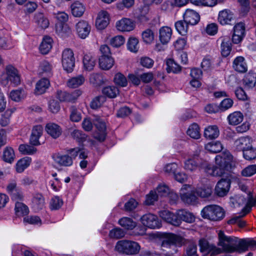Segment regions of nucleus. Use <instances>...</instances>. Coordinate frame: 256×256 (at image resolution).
Here are the masks:
<instances>
[{
    "label": "nucleus",
    "instance_id": "e2e57ef3",
    "mask_svg": "<svg viewBox=\"0 0 256 256\" xmlns=\"http://www.w3.org/2000/svg\"><path fill=\"white\" fill-rule=\"evenodd\" d=\"M156 194L158 197L166 196L170 192L169 188L165 184H160L156 188Z\"/></svg>",
    "mask_w": 256,
    "mask_h": 256
},
{
    "label": "nucleus",
    "instance_id": "dca6fc26",
    "mask_svg": "<svg viewBox=\"0 0 256 256\" xmlns=\"http://www.w3.org/2000/svg\"><path fill=\"white\" fill-rule=\"evenodd\" d=\"M230 186V181L228 178L221 179L215 188L216 193L220 196H224L228 192Z\"/></svg>",
    "mask_w": 256,
    "mask_h": 256
},
{
    "label": "nucleus",
    "instance_id": "8fccbe9b",
    "mask_svg": "<svg viewBox=\"0 0 256 256\" xmlns=\"http://www.w3.org/2000/svg\"><path fill=\"white\" fill-rule=\"evenodd\" d=\"M142 36L144 42L146 44H152L154 40V32L150 28H148L142 32Z\"/></svg>",
    "mask_w": 256,
    "mask_h": 256
},
{
    "label": "nucleus",
    "instance_id": "f03ea898",
    "mask_svg": "<svg viewBox=\"0 0 256 256\" xmlns=\"http://www.w3.org/2000/svg\"><path fill=\"white\" fill-rule=\"evenodd\" d=\"M233 156L228 151H224L215 157V164L213 166L208 165L206 167V172L213 176H222L230 171L232 168Z\"/></svg>",
    "mask_w": 256,
    "mask_h": 256
},
{
    "label": "nucleus",
    "instance_id": "052dcab7",
    "mask_svg": "<svg viewBox=\"0 0 256 256\" xmlns=\"http://www.w3.org/2000/svg\"><path fill=\"white\" fill-rule=\"evenodd\" d=\"M90 82L95 86H97L103 83L102 76L99 74L92 73L90 76Z\"/></svg>",
    "mask_w": 256,
    "mask_h": 256
},
{
    "label": "nucleus",
    "instance_id": "c03bdc74",
    "mask_svg": "<svg viewBox=\"0 0 256 256\" xmlns=\"http://www.w3.org/2000/svg\"><path fill=\"white\" fill-rule=\"evenodd\" d=\"M126 46L130 52H137L140 48L138 38L134 36L130 37L128 40Z\"/></svg>",
    "mask_w": 256,
    "mask_h": 256
},
{
    "label": "nucleus",
    "instance_id": "5fc2aeb1",
    "mask_svg": "<svg viewBox=\"0 0 256 256\" xmlns=\"http://www.w3.org/2000/svg\"><path fill=\"white\" fill-rule=\"evenodd\" d=\"M212 192V188L209 186H204L198 188L196 193L201 198H207L210 196Z\"/></svg>",
    "mask_w": 256,
    "mask_h": 256
},
{
    "label": "nucleus",
    "instance_id": "de8ad7c7",
    "mask_svg": "<svg viewBox=\"0 0 256 256\" xmlns=\"http://www.w3.org/2000/svg\"><path fill=\"white\" fill-rule=\"evenodd\" d=\"M189 24L186 22L180 20L175 23V28L177 32L181 35L184 36L187 34Z\"/></svg>",
    "mask_w": 256,
    "mask_h": 256
},
{
    "label": "nucleus",
    "instance_id": "bf43d9fd",
    "mask_svg": "<svg viewBox=\"0 0 256 256\" xmlns=\"http://www.w3.org/2000/svg\"><path fill=\"white\" fill-rule=\"evenodd\" d=\"M52 70V64L46 60L42 61L39 66V72L42 74H50Z\"/></svg>",
    "mask_w": 256,
    "mask_h": 256
},
{
    "label": "nucleus",
    "instance_id": "bb28decb",
    "mask_svg": "<svg viewBox=\"0 0 256 256\" xmlns=\"http://www.w3.org/2000/svg\"><path fill=\"white\" fill-rule=\"evenodd\" d=\"M114 64V60L111 56H101L99 58V66L101 69L108 70L110 69Z\"/></svg>",
    "mask_w": 256,
    "mask_h": 256
},
{
    "label": "nucleus",
    "instance_id": "1a4fd4ad",
    "mask_svg": "<svg viewBox=\"0 0 256 256\" xmlns=\"http://www.w3.org/2000/svg\"><path fill=\"white\" fill-rule=\"evenodd\" d=\"M237 200L240 204L246 205V206L242 210L244 212V214L242 216H244L248 213L251 210V208L256 202V199L250 192L248 193L245 192L244 194L239 196Z\"/></svg>",
    "mask_w": 256,
    "mask_h": 256
},
{
    "label": "nucleus",
    "instance_id": "c9c22d12",
    "mask_svg": "<svg viewBox=\"0 0 256 256\" xmlns=\"http://www.w3.org/2000/svg\"><path fill=\"white\" fill-rule=\"evenodd\" d=\"M205 149L212 153H218L223 149V146L220 141L208 142L204 146Z\"/></svg>",
    "mask_w": 256,
    "mask_h": 256
},
{
    "label": "nucleus",
    "instance_id": "a211bd4d",
    "mask_svg": "<svg viewBox=\"0 0 256 256\" xmlns=\"http://www.w3.org/2000/svg\"><path fill=\"white\" fill-rule=\"evenodd\" d=\"M184 20L190 25H195L200 20L199 14L195 10L191 9H187L183 14Z\"/></svg>",
    "mask_w": 256,
    "mask_h": 256
},
{
    "label": "nucleus",
    "instance_id": "c85d7f7f",
    "mask_svg": "<svg viewBox=\"0 0 256 256\" xmlns=\"http://www.w3.org/2000/svg\"><path fill=\"white\" fill-rule=\"evenodd\" d=\"M219 134L220 130L216 125L209 126L204 128V136L206 139H215Z\"/></svg>",
    "mask_w": 256,
    "mask_h": 256
},
{
    "label": "nucleus",
    "instance_id": "20e7f679",
    "mask_svg": "<svg viewBox=\"0 0 256 256\" xmlns=\"http://www.w3.org/2000/svg\"><path fill=\"white\" fill-rule=\"evenodd\" d=\"M200 150H196L189 158L186 160L184 164V168L187 171L194 172L198 168L204 169L207 165V161L202 160L200 156Z\"/></svg>",
    "mask_w": 256,
    "mask_h": 256
},
{
    "label": "nucleus",
    "instance_id": "4c0bfd02",
    "mask_svg": "<svg viewBox=\"0 0 256 256\" xmlns=\"http://www.w3.org/2000/svg\"><path fill=\"white\" fill-rule=\"evenodd\" d=\"M34 22L42 28H46L49 26V20L41 12L36 13L34 17Z\"/></svg>",
    "mask_w": 256,
    "mask_h": 256
},
{
    "label": "nucleus",
    "instance_id": "69168bd1",
    "mask_svg": "<svg viewBox=\"0 0 256 256\" xmlns=\"http://www.w3.org/2000/svg\"><path fill=\"white\" fill-rule=\"evenodd\" d=\"M244 158L248 160H252L256 158V150L254 148L251 146V148H248L243 152Z\"/></svg>",
    "mask_w": 256,
    "mask_h": 256
},
{
    "label": "nucleus",
    "instance_id": "a19ab883",
    "mask_svg": "<svg viewBox=\"0 0 256 256\" xmlns=\"http://www.w3.org/2000/svg\"><path fill=\"white\" fill-rule=\"evenodd\" d=\"M85 80V78L82 75H79L70 78L67 82V85L70 88H76L82 85Z\"/></svg>",
    "mask_w": 256,
    "mask_h": 256
},
{
    "label": "nucleus",
    "instance_id": "4d7b16f0",
    "mask_svg": "<svg viewBox=\"0 0 256 256\" xmlns=\"http://www.w3.org/2000/svg\"><path fill=\"white\" fill-rule=\"evenodd\" d=\"M135 0H122L116 3V7L120 10H123L125 8L130 9L134 4Z\"/></svg>",
    "mask_w": 256,
    "mask_h": 256
},
{
    "label": "nucleus",
    "instance_id": "9b49d317",
    "mask_svg": "<svg viewBox=\"0 0 256 256\" xmlns=\"http://www.w3.org/2000/svg\"><path fill=\"white\" fill-rule=\"evenodd\" d=\"M180 194L182 200L186 204H191L196 200V197L194 194L191 186L188 184H184L182 186Z\"/></svg>",
    "mask_w": 256,
    "mask_h": 256
},
{
    "label": "nucleus",
    "instance_id": "338daca9",
    "mask_svg": "<svg viewBox=\"0 0 256 256\" xmlns=\"http://www.w3.org/2000/svg\"><path fill=\"white\" fill-rule=\"evenodd\" d=\"M256 174V164L250 165L242 171V176L249 177Z\"/></svg>",
    "mask_w": 256,
    "mask_h": 256
},
{
    "label": "nucleus",
    "instance_id": "7ed1b4c3",
    "mask_svg": "<svg viewBox=\"0 0 256 256\" xmlns=\"http://www.w3.org/2000/svg\"><path fill=\"white\" fill-rule=\"evenodd\" d=\"M184 242V240L180 236L173 234H166L161 244V250L166 256H172L178 252V246H180Z\"/></svg>",
    "mask_w": 256,
    "mask_h": 256
},
{
    "label": "nucleus",
    "instance_id": "72a5a7b5",
    "mask_svg": "<svg viewBox=\"0 0 256 256\" xmlns=\"http://www.w3.org/2000/svg\"><path fill=\"white\" fill-rule=\"evenodd\" d=\"M150 11L149 5L144 4L138 8L136 12L137 18L140 21L146 22L148 20L147 15Z\"/></svg>",
    "mask_w": 256,
    "mask_h": 256
},
{
    "label": "nucleus",
    "instance_id": "4468645a",
    "mask_svg": "<svg viewBox=\"0 0 256 256\" xmlns=\"http://www.w3.org/2000/svg\"><path fill=\"white\" fill-rule=\"evenodd\" d=\"M76 32L79 38L85 39L89 35L91 26L88 22L80 20L76 24Z\"/></svg>",
    "mask_w": 256,
    "mask_h": 256
},
{
    "label": "nucleus",
    "instance_id": "ea45409f",
    "mask_svg": "<svg viewBox=\"0 0 256 256\" xmlns=\"http://www.w3.org/2000/svg\"><path fill=\"white\" fill-rule=\"evenodd\" d=\"M15 158L14 150L11 147H6L3 152L2 160L8 163L12 164Z\"/></svg>",
    "mask_w": 256,
    "mask_h": 256
},
{
    "label": "nucleus",
    "instance_id": "7c9ffc66",
    "mask_svg": "<svg viewBox=\"0 0 256 256\" xmlns=\"http://www.w3.org/2000/svg\"><path fill=\"white\" fill-rule=\"evenodd\" d=\"M32 158L26 156L18 160L16 165V170L18 173L23 172L30 164Z\"/></svg>",
    "mask_w": 256,
    "mask_h": 256
},
{
    "label": "nucleus",
    "instance_id": "3c124183",
    "mask_svg": "<svg viewBox=\"0 0 256 256\" xmlns=\"http://www.w3.org/2000/svg\"><path fill=\"white\" fill-rule=\"evenodd\" d=\"M15 212L18 216H21L28 214L29 210L28 207L24 204L16 202L15 204Z\"/></svg>",
    "mask_w": 256,
    "mask_h": 256
},
{
    "label": "nucleus",
    "instance_id": "aec40b11",
    "mask_svg": "<svg viewBox=\"0 0 256 256\" xmlns=\"http://www.w3.org/2000/svg\"><path fill=\"white\" fill-rule=\"evenodd\" d=\"M110 18L108 12L105 10H101L98 14L96 21V26L99 30L105 28L109 24Z\"/></svg>",
    "mask_w": 256,
    "mask_h": 256
},
{
    "label": "nucleus",
    "instance_id": "5701e85b",
    "mask_svg": "<svg viewBox=\"0 0 256 256\" xmlns=\"http://www.w3.org/2000/svg\"><path fill=\"white\" fill-rule=\"evenodd\" d=\"M53 159L56 163L60 166H70L72 164V158L68 154H56L53 155Z\"/></svg>",
    "mask_w": 256,
    "mask_h": 256
},
{
    "label": "nucleus",
    "instance_id": "f704fd0d",
    "mask_svg": "<svg viewBox=\"0 0 256 256\" xmlns=\"http://www.w3.org/2000/svg\"><path fill=\"white\" fill-rule=\"evenodd\" d=\"M244 119V116L240 112H234L228 115V120L230 125H238L240 124Z\"/></svg>",
    "mask_w": 256,
    "mask_h": 256
},
{
    "label": "nucleus",
    "instance_id": "864d4df0",
    "mask_svg": "<svg viewBox=\"0 0 256 256\" xmlns=\"http://www.w3.org/2000/svg\"><path fill=\"white\" fill-rule=\"evenodd\" d=\"M102 93L110 98H114L118 94L119 90L114 86H107L103 88Z\"/></svg>",
    "mask_w": 256,
    "mask_h": 256
},
{
    "label": "nucleus",
    "instance_id": "f8f14e48",
    "mask_svg": "<svg viewBox=\"0 0 256 256\" xmlns=\"http://www.w3.org/2000/svg\"><path fill=\"white\" fill-rule=\"evenodd\" d=\"M140 221L144 226L150 228H158L162 226L158 216L152 214H147L142 216Z\"/></svg>",
    "mask_w": 256,
    "mask_h": 256
},
{
    "label": "nucleus",
    "instance_id": "2f4dec72",
    "mask_svg": "<svg viewBox=\"0 0 256 256\" xmlns=\"http://www.w3.org/2000/svg\"><path fill=\"white\" fill-rule=\"evenodd\" d=\"M50 86V82L47 78L40 79L36 84L35 94L39 95L44 94Z\"/></svg>",
    "mask_w": 256,
    "mask_h": 256
},
{
    "label": "nucleus",
    "instance_id": "4be33fe9",
    "mask_svg": "<svg viewBox=\"0 0 256 256\" xmlns=\"http://www.w3.org/2000/svg\"><path fill=\"white\" fill-rule=\"evenodd\" d=\"M43 133V128L41 125H36L33 127L30 136V143L32 146H38L40 144L39 141Z\"/></svg>",
    "mask_w": 256,
    "mask_h": 256
},
{
    "label": "nucleus",
    "instance_id": "9d476101",
    "mask_svg": "<svg viewBox=\"0 0 256 256\" xmlns=\"http://www.w3.org/2000/svg\"><path fill=\"white\" fill-rule=\"evenodd\" d=\"M94 124L97 130L93 134V137L99 142L104 141L106 135L105 122L102 118L98 117L94 121Z\"/></svg>",
    "mask_w": 256,
    "mask_h": 256
},
{
    "label": "nucleus",
    "instance_id": "6e6d98bb",
    "mask_svg": "<svg viewBox=\"0 0 256 256\" xmlns=\"http://www.w3.org/2000/svg\"><path fill=\"white\" fill-rule=\"evenodd\" d=\"M166 70L168 72L177 73L180 71L181 67L172 59H168L166 61Z\"/></svg>",
    "mask_w": 256,
    "mask_h": 256
},
{
    "label": "nucleus",
    "instance_id": "6ab92c4d",
    "mask_svg": "<svg viewBox=\"0 0 256 256\" xmlns=\"http://www.w3.org/2000/svg\"><path fill=\"white\" fill-rule=\"evenodd\" d=\"M172 34V28L167 26L161 27L158 30V38L163 44H168L170 41Z\"/></svg>",
    "mask_w": 256,
    "mask_h": 256
},
{
    "label": "nucleus",
    "instance_id": "cd10ccee",
    "mask_svg": "<svg viewBox=\"0 0 256 256\" xmlns=\"http://www.w3.org/2000/svg\"><path fill=\"white\" fill-rule=\"evenodd\" d=\"M46 130L47 133L54 138H56L62 134V129L56 124L50 122L46 126Z\"/></svg>",
    "mask_w": 256,
    "mask_h": 256
},
{
    "label": "nucleus",
    "instance_id": "e433bc0d",
    "mask_svg": "<svg viewBox=\"0 0 256 256\" xmlns=\"http://www.w3.org/2000/svg\"><path fill=\"white\" fill-rule=\"evenodd\" d=\"M187 134L191 138L198 140L200 138V128L198 125L194 123L190 125L186 131Z\"/></svg>",
    "mask_w": 256,
    "mask_h": 256
},
{
    "label": "nucleus",
    "instance_id": "2eb2a0df",
    "mask_svg": "<svg viewBox=\"0 0 256 256\" xmlns=\"http://www.w3.org/2000/svg\"><path fill=\"white\" fill-rule=\"evenodd\" d=\"M80 94L81 92L79 90H75L71 93L58 90L56 96L61 102H74Z\"/></svg>",
    "mask_w": 256,
    "mask_h": 256
},
{
    "label": "nucleus",
    "instance_id": "49530a36",
    "mask_svg": "<svg viewBox=\"0 0 256 256\" xmlns=\"http://www.w3.org/2000/svg\"><path fill=\"white\" fill-rule=\"evenodd\" d=\"M34 146L28 144H22L20 145L18 150L22 154L32 155L34 154L37 151L36 148Z\"/></svg>",
    "mask_w": 256,
    "mask_h": 256
},
{
    "label": "nucleus",
    "instance_id": "09e8293b",
    "mask_svg": "<svg viewBox=\"0 0 256 256\" xmlns=\"http://www.w3.org/2000/svg\"><path fill=\"white\" fill-rule=\"evenodd\" d=\"M32 202L33 206L36 210L42 209L44 204V198L40 194H36L34 196Z\"/></svg>",
    "mask_w": 256,
    "mask_h": 256
},
{
    "label": "nucleus",
    "instance_id": "412c9836",
    "mask_svg": "<svg viewBox=\"0 0 256 256\" xmlns=\"http://www.w3.org/2000/svg\"><path fill=\"white\" fill-rule=\"evenodd\" d=\"M252 144L250 138L248 136H243L236 140L234 142V147L237 151H242L251 148Z\"/></svg>",
    "mask_w": 256,
    "mask_h": 256
},
{
    "label": "nucleus",
    "instance_id": "774afa93",
    "mask_svg": "<svg viewBox=\"0 0 256 256\" xmlns=\"http://www.w3.org/2000/svg\"><path fill=\"white\" fill-rule=\"evenodd\" d=\"M125 42V38L122 36H117L112 38L110 41V44L114 47H120L124 44Z\"/></svg>",
    "mask_w": 256,
    "mask_h": 256
},
{
    "label": "nucleus",
    "instance_id": "b1692460",
    "mask_svg": "<svg viewBox=\"0 0 256 256\" xmlns=\"http://www.w3.org/2000/svg\"><path fill=\"white\" fill-rule=\"evenodd\" d=\"M178 220H180V225L184 221L188 223H192L194 222L195 217L194 214L186 210H177Z\"/></svg>",
    "mask_w": 256,
    "mask_h": 256
},
{
    "label": "nucleus",
    "instance_id": "ddd939ff",
    "mask_svg": "<svg viewBox=\"0 0 256 256\" xmlns=\"http://www.w3.org/2000/svg\"><path fill=\"white\" fill-rule=\"evenodd\" d=\"M136 26L134 20L129 18H124L116 22V27L120 32H129L133 30Z\"/></svg>",
    "mask_w": 256,
    "mask_h": 256
},
{
    "label": "nucleus",
    "instance_id": "f257e3e1",
    "mask_svg": "<svg viewBox=\"0 0 256 256\" xmlns=\"http://www.w3.org/2000/svg\"><path fill=\"white\" fill-rule=\"evenodd\" d=\"M218 244L224 252L242 253L247 251L249 248H256V241L253 240L240 239L234 236H228L222 230L218 232Z\"/></svg>",
    "mask_w": 256,
    "mask_h": 256
},
{
    "label": "nucleus",
    "instance_id": "393cba45",
    "mask_svg": "<svg viewBox=\"0 0 256 256\" xmlns=\"http://www.w3.org/2000/svg\"><path fill=\"white\" fill-rule=\"evenodd\" d=\"M221 52L222 54L225 57L228 56L232 50V44L230 38L229 36H224L220 38Z\"/></svg>",
    "mask_w": 256,
    "mask_h": 256
},
{
    "label": "nucleus",
    "instance_id": "13d9d810",
    "mask_svg": "<svg viewBox=\"0 0 256 256\" xmlns=\"http://www.w3.org/2000/svg\"><path fill=\"white\" fill-rule=\"evenodd\" d=\"M56 33L61 36H64L70 32V28L67 25L62 23H58L56 25Z\"/></svg>",
    "mask_w": 256,
    "mask_h": 256
},
{
    "label": "nucleus",
    "instance_id": "603ef678",
    "mask_svg": "<svg viewBox=\"0 0 256 256\" xmlns=\"http://www.w3.org/2000/svg\"><path fill=\"white\" fill-rule=\"evenodd\" d=\"M11 99L15 102H19L26 96L25 91L22 89L12 90L10 94Z\"/></svg>",
    "mask_w": 256,
    "mask_h": 256
},
{
    "label": "nucleus",
    "instance_id": "0eeeda50",
    "mask_svg": "<svg viewBox=\"0 0 256 256\" xmlns=\"http://www.w3.org/2000/svg\"><path fill=\"white\" fill-rule=\"evenodd\" d=\"M62 67L68 72H71L74 67L75 58L73 51L70 48H66L62 54Z\"/></svg>",
    "mask_w": 256,
    "mask_h": 256
},
{
    "label": "nucleus",
    "instance_id": "a18cd8bd",
    "mask_svg": "<svg viewBox=\"0 0 256 256\" xmlns=\"http://www.w3.org/2000/svg\"><path fill=\"white\" fill-rule=\"evenodd\" d=\"M256 76L254 74H248L244 78V84L246 88L250 89L255 86Z\"/></svg>",
    "mask_w": 256,
    "mask_h": 256
},
{
    "label": "nucleus",
    "instance_id": "79ce46f5",
    "mask_svg": "<svg viewBox=\"0 0 256 256\" xmlns=\"http://www.w3.org/2000/svg\"><path fill=\"white\" fill-rule=\"evenodd\" d=\"M15 110L16 108H8L2 114V117L0 120V124L2 126H6L9 124L10 116Z\"/></svg>",
    "mask_w": 256,
    "mask_h": 256
},
{
    "label": "nucleus",
    "instance_id": "a878e982",
    "mask_svg": "<svg viewBox=\"0 0 256 256\" xmlns=\"http://www.w3.org/2000/svg\"><path fill=\"white\" fill-rule=\"evenodd\" d=\"M233 68L239 72H245L248 70V66L244 58L242 56L236 57L233 62Z\"/></svg>",
    "mask_w": 256,
    "mask_h": 256
},
{
    "label": "nucleus",
    "instance_id": "473e14b6",
    "mask_svg": "<svg viewBox=\"0 0 256 256\" xmlns=\"http://www.w3.org/2000/svg\"><path fill=\"white\" fill-rule=\"evenodd\" d=\"M52 40L50 36H46L44 38L40 46V50L42 54H47L52 48Z\"/></svg>",
    "mask_w": 256,
    "mask_h": 256
},
{
    "label": "nucleus",
    "instance_id": "c756f323",
    "mask_svg": "<svg viewBox=\"0 0 256 256\" xmlns=\"http://www.w3.org/2000/svg\"><path fill=\"white\" fill-rule=\"evenodd\" d=\"M70 10L74 16L80 17L84 14L86 8L82 2L76 1L71 4Z\"/></svg>",
    "mask_w": 256,
    "mask_h": 256
},
{
    "label": "nucleus",
    "instance_id": "58836bf2",
    "mask_svg": "<svg viewBox=\"0 0 256 256\" xmlns=\"http://www.w3.org/2000/svg\"><path fill=\"white\" fill-rule=\"evenodd\" d=\"M83 64L85 70L90 71L95 66L96 58L90 54H86L84 56Z\"/></svg>",
    "mask_w": 256,
    "mask_h": 256
},
{
    "label": "nucleus",
    "instance_id": "39448f33",
    "mask_svg": "<svg viewBox=\"0 0 256 256\" xmlns=\"http://www.w3.org/2000/svg\"><path fill=\"white\" fill-rule=\"evenodd\" d=\"M140 249V246L137 242L129 240H119L115 246V250L118 252L127 255L136 254Z\"/></svg>",
    "mask_w": 256,
    "mask_h": 256
},
{
    "label": "nucleus",
    "instance_id": "f3484780",
    "mask_svg": "<svg viewBox=\"0 0 256 256\" xmlns=\"http://www.w3.org/2000/svg\"><path fill=\"white\" fill-rule=\"evenodd\" d=\"M234 20V14L230 10L225 9L219 12L218 21L222 25L230 24Z\"/></svg>",
    "mask_w": 256,
    "mask_h": 256
},
{
    "label": "nucleus",
    "instance_id": "0e129e2a",
    "mask_svg": "<svg viewBox=\"0 0 256 256\" xmlns=\"http://www.w3.org/2000/svg\"><path fill=\"white\" fill-rule=\"evenodd\" d=\"M124 232L122 230L119 228H116L110 230L109 236L111 238H120L124 236Z\"/></svg>",
    "mask_w": 256,
    "mask_h": 256
},
{
    "label": "nucleus",
    "instance_id": "37998d69",
    "mask_svg": "<svg viewBox=\"0 0 256 256\" xmlns=\"http://www.w3.org/2000/svg\"><path fill=\"white\" fill-rule=\"evenodd\" d=\"M118 224L126 230H132L136 226V223L128 217H124L120 218L118 220Z\"/></svg>",
    "mask_w": 256,
    "mask_h": 256
},
{
    "label": "nucleus",
    "instance_id": "423d86ee",
    "mask_svg": "<svg viewBox=\"0 0 256 256\" xmlns=\"http://www.w3.org/2000/svg\"><path fill=\"white\" fill-rule=\"evenodd\" d=\"M201 216L204 218L218 221L222 220L225 216L224 210L217 205H208L201 211Z\"/></svg>",
    "mask_w": 256,
    "mask_h": 256
},
{
    "label": "nucleus",
    "instance_id": "6e6552de",
    "mask_svg": "<svg viewBox=\"0 0 256 256\" xmlns=\"http://www.w3.org/2000/svg\"><path fill=\"white\" fill-rule=\"evenodd\" d=\"M5 79L6 82L8 81L14 86L20 84V78L18 70L12 65H8L6 68V73L2 76V80Z\"/></svg>",
    "mask_w": 256,
    "mask_h": 256
},
{
    "label": "nucleus",
    "instance_id": "680f3d73",
    "mask_svg": "<svg viewBox=\"0 0 256 256\" xmlns=\"http://www.w3.org/2000/svg\"><path fill=\"white\" fill-rule=\"evenodd\" d=\"M114 82L116 84L122 87L126 86L128 84L126 78L121 73L116 74L114 78Z\"/></svg>",
    "mask_w": 256,
    "mask_h": 256
}]
</instances>
